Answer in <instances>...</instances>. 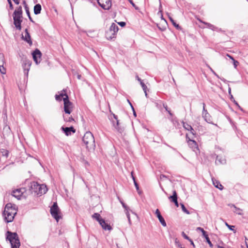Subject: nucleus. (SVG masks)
<instances>
[{
  "label": "nucleus",
  "instance_id": "f257e3e1",
  "mask_svg": "<svg viewBox=\"0 0 248 248\" xmlns=\"http://www.w3.org/2000/svg\"><path fill=\"white\" fill-rule=\"evenodd\" d=\"M46 186L44 184H39L36 182H32L31 183L30 190L31 193L37 196H41L45 194L47 191Z\"/></svg>",
  "mask_w": 248,
  "mask_h": 248
},
{
  "label": "nucleus",
  "instance_id": "f03ea898",
  "mask_svg": "<svg viewBox=\"0 0 248 248\" xmlns=\"http://www.w3.org/2000/svg\"><path fill=\"white\" fill-rule=\"evenodd\" d=\"M6 239L10 241L11 248H19L20 243L17 233L8 231Z\"/></svg>",
  "mask_w": 248,
  "mask_h": 248
},
{
  "label": "nucleus",
  "instance_id": "7ed1b4c3",
  "mask_svg": "<svg viewBox=\"0 0 248 248\" xmlns=\"http://www.w3.org/2000/svg\"><path fill=\"white\" fill-rule=\"evenodd\" d=\"M82 141L86 146L87 148L93 149L95 147L94 137L90 131H87L85 133Z\"/></svg>",
  "mask_w": 248,
  "mask_h": 248
},
{
  "label": "nucleus",
  "instance_id": "20e7f679",
  "mask_svg": "<svg viewBox=\"0 0 248 248\" xmlns=\"http://www.w3.org/2000/svg\"><path fill=\"white\" fill-rule=\"evenodd\" d=\"M16 213L17 210L15 206H13L11 203H7L3 212V216H4V217H6V216L7 217H15Z\"/></svg>",
  "mask_w": 248,
  "mask_h": 248
},
{
  "label": "nucleus",
  "instance_id": "39448f33",
  "mask_svg": "<svg viewBox=\"0 0 248 248\" xmlns=\"http://www.w3.org/2000/svg\"><path fill=\"white\" fill-rule=\"evenodd\" d=\"M101 226L102 229L105 231H110L112 230L111 222L108 219H105V218H95Z\"/></svg>",
  "mask_w": 248,
  "mask_h": 248
},
{
  "label": "nucleus",
  "instance_id": "423d86ee",
  "mask_svg": "<svg viewBox=\"0 0 248 248\" xmlns=\"http://www.w3.org/2000/svg\"><path fill=\"white\" fill-rule=\"evenodd\" d=\"M64 102V111L66 114L69 115L73 110V105L69 100L68 95L63 98Z\"/></svg>",
  "mask_w": 248,
  "mask_h": 248
},
{
  "label": "nucleus",
  "instance_id": "0eeeda50",
  "mask_svg": "<svg viewBox=\"0 0 248 248\" xmlns=\"http://www.w3.org/2000/svg\"><path fill=\"white\" fill-rule=\"evenodd\" d=\"M14 24L16 30L20 31L21 30V23L22 22L23 16L21 15L14 14L13 15Z\"/></svg>",
  "mask_w": 248,
  "mask_h": 248
},
{
  "label": "nucleus",
  "instance_id": "6e6552de",
  "mask_svg": "<svg viewBox=\"0 0 248 248\" xmlns=\"http://www.w3.org/2000/svg\"><path fill=\"white\" fill-rule=\"evenodd\" d=\"M50 212L52 217H61L60 209L57 202H54L50 208Z\"/></svg>",
  "mask_w": 248,
  "mask_h": 248
},
{
  "label": "nucleus",
  "instance_id": "1a4fd4ad",
  "mask_svg": "<svg viewBox=\"0 0 248 248\" xmlns=\"http://www.w3.org/2000/svg\"><path fill=\"white\" fill-rule=\"evenodd\" d=\"M97 2L105 10H109L111 7V0H97Z\"/></svg>",
  "mask_w": 248,
  "mask_h": 248
},
{
  "label": "nucleus",
  "instance_id": "9d476101",
  "mask_svg": "<svg viewBox=\"0 0 248 248\" xmlns=\"http://www.w3.org/2000/svg\"><path fill=\"white\" fill-rule=\"evenodd\" d=\"M24 34V35L23 34H22L21 35L22 39L27 42L30 45V46H32V42L28 29H26L25 30Z\"/></svg>",
  "mask_w": 248,
  "mask_h": 248
},
{
  "label": "nucleus",
  "instance_id": "9b49d317",
  "mask_svg": "<svg viewBox=\"0 0 248 248\" xmlns=\"http://www.w3.org/2000/svg\"><path fill=\"white\" fill-rule=\"evenodd\" d=\"M25 191L26 190L25 188L16 189L13 190L12 195L19 200Z\"/></svg>",
  "mask_w": 248,
  "mask_h": 248
},
{
  "label": "nucleus",
  "instance_id": "f8f14e48",
  "mask_svg": "<svg viewBox=\"0 0 248 248\" xmlns=\"http://www.w3.org/2000/svg\"><path fill=\"white\" fill-rule=\"evenodd\" d=\"M32 57L34 61L35 62L36 64H38L40 62L41 57L42 55V53L41 51L38 49H36L32 53Z\"/></svg>",
  "mask_w": 248,
  "mask_h": 248
},
{
  "label": "nucleus",
  "instance_id": "ddd939ff",
  "mask_svg": "<svg viewBox=\"0 0 248 248\" xmlns=\"http://www.w3.org/2000/svg\"><path fill=\"white\" fill-rule=\"evenodd\" d=\"M186 140H187L188 145L192 149L193 151L196 153L197 151L199 150L198 144L195 140H191L189 138H188L187 135H186Z\"/></svg>",
  "mask_w": 248,
  "mask_h": 248
},
{
  "label": "nucleus",
  "instance_id": "4468645a",
  "mask_svg": "<svg viewBox=\"0 0 248 248\" xmlns=\"http://www.w3.org/2000/svg\"><path fill=\"white\" fill-rule=\"evenodd\" d=\"M5 63L4 55L3 53H0V72L2 74L6 73V69L4 67Z\"/></svg>",
  "mask_w": 248,
  "mask_h": 248
},
{
  "label": "nucleus",
  "instance_id": "2eb2a0df",
  "mask_svg": "<svg viewBox=\"0 0 248 248\" xmlns=\"http://www.w3.org/2000/svg\"><path fill=\"white\" fill-rule=\"evenodd\" d=\"M58 93L59 94H56L55 96V98L56 101L59 102L62 101V97L63 98L66 97V95H68L66 93H65V90L64 89L61 92H59Z\"/></svg>",
  "mask_w": 248,
  "mask_h": 248
},
{
  "label": "nucleus",
  "instance_id": "dca6fc26",
  "mask_svg": "<svg viewBox=\"0 0 248 248\" xmlns=\"http://www.w3.org/2000/svg\"><path fill=\"white\" fill-rule=\"evenodd\" d=\"M31 65V62L28 60H26L23 63V68L24 69V73L28 75V72Z\"/></svg>",
  "mask_w": 248,
  "mask_h": 248
},
{
  "label": "nucleus",
  "instance_id": "f3484780",
  "mask_svg": "<svg viewBox=\"0 0 248 248\" xmlns=\"http://www.w3.org/2000/svg\"><path fill=\"white\" fill-rule=\"evenodd\" d=\"M62 131L64 132L66 136H69L71 135V132H72L73 133H75L76 130L74 129V128L73 126L70 127H62Z\"/></svg>",
  "mask_w": 248,
  "mask_h": 248
},
{
  "label": "nucleus",
  "instance_id": "a211bd4d",
  "mask_svg": "<svg viewBox=\"0 0 248 248\" xmlns=\"http://www.w3.org/2000/svg\"><path fill=\"white\" fill-rule=\"evenodd\" d=\"M116 34L112 32L111 31L108 30L106 32L105 36L108 40H112L116 37Z\"/></svg>",
  "mask_w": 248,
  "mask_h": 248
},
{
  "label": "nucleus",
  "instance_id": "6ab92c4d",
  "mask_svg": "<svg viewBox=\"0 0 248 248\" xmlns=\"http://www.w3.org/2000/svg\"><path fill=\"white\" fill-rule=\"evenodd\" d=\"M42 10L41 5L40 4H37L34 5L33 8V12L35 15H38L41 13Z\"/></svg>",
  "mask_w": 248,
  "mask_h": 248
},
{
  "label": "nucleus",
  "instance_id": "aec40b11",
  "mask_svg": "<svg viewBox=\"0 0 248 248\" xmlns=\"http://www.w3.org/2000/svg\"><path fill=\"white\" fill-rule=\"evenodd\" d=\"M109 30L111 31L112 32L116 34V33L119 30V27L116 24L113 23L111 24Z\"/></svg>",
  "mask_w": 248,
  "mask_h": 248
},
{
  "label": "nucleus",
  "instance_id": "412c9836",
  "mask_svg": "<svg viewBox=\"0 0 248 248\" xmlns=\"http://www.w3.org/2000/svg\"><path fill=\"white\" fill-rule=\"evenodd\" d=\"M64 121L66 122H75L74 119L72 116H69L68 114L63 115V116Z\"/></svg>",
  "mask_w": 248,
  "mask_h": 248
},
{
  "label": "nucleus",
  "instance_id": "4be33fe9",
  "mask_svg": "<svg viewBox=\"0 0 248 248\" xmlns=\"http://www.w3.org/2000/svg\"><path fill=\"white\" fill-rule=\"evenodd\" d=\"M23 3L25 4V11H26V14H27V16H28L31 22L34 23V21L33 20L31 16L30 11H29V8H28L27 5L26 3V2L25 1H24Z\"/></svg>",
  "mask_w": 248,
  "mask_h": 248
},
{
  "label": "nucleus",
  "instance_id": "5701e85b",
  "mask_svg": "<svg viewBox=\"0 0 248 248\" xmlns=\"http://www.w3.org/2000/svg\"><path fill=\"white\" fill-rule=\"evenodd\" d=\"M212 181H213V184L216 187L218 188V189H219L220 190L223 189V186H222V185H221L220 184L219 182H218V181H217L216 180H213V179H212Z\"/></svg>",
  "mask_w": 248,
  "mask_h": 248
},
{
  "label": "nucleus",
  "instance_id": "b1692460",
  "mask_svg": "<svg viewBox=\"0 0 248 248\" xmlns=\"http://www.w3.org/2000/svg\"><path fill=\"white\" fill-rule=\"evenodd\" d=\"M231 207L232 208V210L237 215H241L242 214V210L240 208H237L234 205H232Z\"/></svg>",
  "mask_w": 248,
  "mask_h": 248
},
{
  "label": "nucleus",
  "instance_id": "393cba45",
  "mask_svg": "<svg viewBox=\"0 0 248 248\" xmlns=\"http://www.w3.org/2000/svg\"><path fill=\"white\" fill-rule=\"evenodd\" d=\"M203 118H204V120L207 122L208 123L211 124L212 122L211 120V117L210 114L208 113H206V114H205L202 115Z\"/></svg>",
  "mask_w": 248,
  "mask_h": 248
},
{
  "label": "nucleus",
  "instance_id": "a878e982",
  "mask_svg": "<svg viewBox=\"0 0 248 248\" xmlns=\"http://www.w3.org/2000/svg\"><path fill=\"white\" fill-rule=\"evenodd\" d=\"M226 163V160L224 158H220L219 156H217L216 163L217 164H224Z\"/></svg>",
  "mask_w": 248,
  "mask_h": 248
},
{
  "label": "nucleus",
  "instance_id": "bb28decb",
  "mask_svg": "<svg viewBox=\"0 0 248 248\" xmlns=\"http://www.w3.org/2000/svg\"><path fill=\"white\" fill-rule=\"evenodd\" d=\"M169 199L172 202H174L177 200V195L176 191H173L172 195L169 197Z\"/></svg>",
  "mask_w": 248,
  "mask_h": 248
},
{
  "label": "nucleus",
  "instance_id": "cd10ccee",
  "mask_svg": "<svg viewBox=\"0 0 248 248\" xmlns=\"http://www.w3.org/2000/svg\"><path fill=\"white\" fill-rule=\"evenodd\" d=\"M202 236L205 238V239H206V242L209 244L210 247H212L213 245L212 242H211V241L208 237V235L207 234V232L205 233L204 235H202Z\"/></svg>",
  "mask_w": 248,
  "mask_h": 248
},
{
  "label": "nucleus",
  "instance_id": "c85d7f7f",
  "mask_svg": "<svg viewBox=\"0 0 248 248\" xmlns=\"http://www.w3.org/2000/svg\"><path fill=\"white\" fill-rule=\"evenodd\" d=\"M169 18L170 19V20L171 21V22L172 23V25L177 29H180L181 28L180 27V26L177 24L175 22V21L173 20V19L172 18V17L170 16H169Z\"/></svg>",
  "mask_w": 248,
  "mask_h": 248
},
{
  "label": "nucleus",
  "instance_id": "c756f323",
  "mask_svg": "<svg viewBox=\"0 0 248 248\" xmlns=\"http://www.w3.org/2000/svg\"><path fill=\"white\" fill-rule=\"evenodd\" d=\"M22 15L23 11L21 6L18 7L14 12V14Z\"/></svg>",
  "mask_w": 248,
  "mask_h": 248
},
{
  "label": "nucleus",
  "instance_id": "7c9ffc66",
  "mask_svg": "<svg viewBox=\"0 0 248 248\" xmlns=\"http://www.w3.org/2000/svg\"><path fill=\"white\" fill-rule=\"evenodd\" d=\"M131 175H132V178H133V181H134V185L136 188V189L138 192L139 194H140V191L139 190V185L138 184V183H137V182L135 180V177L133 176V173L131 172Z\"/></svg>",
  "mask_w": 248,
  "mask_h": 248
},
{
  "label": "nucleus",
  "instance_id": "2f4dec72",
  "mask_svg": "<svg viewBox=\"0 0 248 248\" xmlns=\"http://www.w3.org/2000/svg\"><path fill=\"white\" fill-rule=\"evenodd\" d=\"M182 123H183V127L185 129L188 130V131L190 129H192L193 130V128L192 127V126L190 125H189L187 123H185L184 122H183Z\"/></svg>",
  "mask_w": 248,
  "mask_h": 248
},
{
  "label": "nucleus",
  "instance_id": "473e14b6",
  "mask_svg": "<svg viewBox=\"0 0 248 248\" xmlns=\"http://www.w3.org/2000/svg\"><path fill=\"white\" fill-rule=\"evenodd\" d=\"M180 205H181V208H182L183 211L187 214H189V212L187 210V209L186 208L184 204L183 203H181Z\"/></svg>",
  "mask_w": 248,
  "mask_h": 248
},
{
  "label": "nucleus",
  "instance_id": "72a5a7b5",
  "mask_svg": "<svg viewBox=\"0 0 248 248\" xmlns=\"http://www.w3.org/2000/svg\"><path fill=\"white\" fill-rule=\"evenodd\" d=\"M155 104L156 107L158 109H159L160 110L162 109V104H163V103L161 101L157 102H155Z\"/></svg>",
  "mask_w": 248,
  "mask_h": 248
},
{
  "label": "nucleus",
  "instance_id": "f704fd0d",
  "mask_svg": "<svg viewBox=\"0 0 248 248\" xmlns=\"http://www.w3.org/2000/svg\"><path fill=\"white\" fill-rule=\"evenodd\" d=\"M203 23L205 24V25H206L209 28L211 29L212 30H215V29L216 28V27L215 26L211 24L210 23H206V22H203Z\"/></svg>",
  "mask_w": 248,
  "mask_h": 248
},
{
  "label": "nucleus",
  "instance_id": "c9c22d12",
  "mask_svg": "<svg viewBox=\"0 0 248 248\" xmlns=\"http://www.w3.org/2000/svg\"><path fill=\"white\" fill-rule=\"evenodd\" d=\"M122 205L125 208V209L126 210V216H127V217H129L130 216V214L129 213V211H128V207H127V206L123 202H122Z\"/></svg>",
  "mask_w": 248,
  "mask_h": 248
},
{
  "label": "nucleus",
  "instance_id": "e433bc0d",
  "mask_svg": "<svg viewBox=\"0 0 248 248\" xmlns=\"http://www.w3.org/2000/svg\"><path fill=\"white\" fill-rule=\"evenodd\" d=\"M161 224L164 226H166V223L164 218H158Z\"/></svg>",
  "mask_w": 248,
  "mask_h": 248
},
{
  "label": "nucleus",
  "instance_id": "4c0bfd02",
  "mask_svg": "<svg viewBox=\"0 0 248 248\" xmlns=\"http://www.w3.org/2000/svg\"><path fill=\"white\" fill-rule=\"evenodd\" d=\"M230 99L237 106H238L239 108H240V107L238 105V103L234 100V99L232 95H231Z\"/></svg>",
  "mask_w": 248,
  "mask_h": 248
},
{
  "label": "nucleus",
  "instance_id": "58836bf2",
  "mask_svg": "<svg viewBox=\"0 0 248 248\" xmlns=\"http://www.w3.org/2000/svg\"><path fill=\"white\" fill-rule=\"evenodd\" d=\"M4 219L5 222L9 223L12 222L14 218H4Z\"/></svg>",
  "mask_w": 248,
  "mask_h": 248
},
{
  "label": "nucleus",
  "instance_id": "ea45409f",
  "mask_svg": "<svg viewBox=\"0 0 248 248\" xmlns=\"http://www.w3.org/2000/svg\"><path fill=\"white\" fill-rule=\"evenodd\" d=\"M119 120H116V124H113V126L115 127V128L118 131H119Z\"/></svg>",
  "mask_w": 248,
  "mask_h": 248
},
{
  "label": "nucleus",
  "instance_id": "a19ab883",
  "mask_svg": "<svg viewBox=\"0 0 248 248\" xmlns=\"http://www.w3.org/2000/svg\"><path fill=\"white\" fill-rule=\"evenodd\" d=\"M140 84L144 92H145V91H146V89L147 88L146 85L143 82H141Z\"/></svg>",
  "mask_w": 248,
  "mask_h": 248
},
{
  "label": "nucleus",
  "instance_id": "79ce46f5",
  "mask_svg": "<svg viewBox=\"0 0 248 248\" xmlns=\"http://www.w3.org/2000/svg\"><path fill=\"white\" fill-rule=\"evenodd\" d=\"M155 214L156 216V217H162L159 210L158 209L156 210Z\"/></svg>",
  "mask_w": 248,
  "mask_h": 248
},
{
  "label": "nucleus",
  "instance_id": "37998d69",
  "mask_svg": "<svg viewBox=\"0 0 248 248\" xmlns=\"http://www.w3.org/2000/svg\"><path fill=\"white\" fill-rule=\"evenodd\" d=\"M182 235L185 239L187 240H189L190 239L184 232H182Z\"/></svg>",
  "mask_w": 248,
  "mask_h": 248
},
{
  "label": "nucleus",
  "instance_id": "c03bdc74",
  "mask_svg": "<svg viewBox=\"0 0 248 248\" xmlns=\"http://www.w3.org/2000/svg\"><path fill=\"white\" fill-rule=\"evenodd\" d=\"M225 225L228 227V228L231 230H233V228H234V226L229 225L226 222H225Z\"/></svg>",
  "mask_w": 248,
  "mask_h": 248
},
{
  "label": "nucleus",
  "instance_id": "a18cd8bd",
  "mask_svg": "<svg viewBox=\"0 0 248 248\" xmlns=\"http://www.w3.org/2000/svg\"><path fill=\"white\" fill-rule=\"evenodd\" d=\"M161 8H162V5H161V3L160 2V5H159V12H158V14H161V19H164V18H163V17L162 14V10H161Z\"/></svg>",
  "mask_w": 248,
  "mask_h": 248
},
{
  "label": "nucleus",
  "instance_id": "49530a36",
  "mask_svg": "<svg viewBox=\"0 0 248 248\" xmlns=\"http://www.w3.org/2000/svg\"><path fill=\"white\" fill-rule=\"evenodd\" d=\"M197 230H199L202 232V235H204V233L206 232V231H205L203 228L201 227H198L197 228Z\"/></svg>",
  "mask_w": 248,
  "mask_h": 248
},
{
  "label": "nucleus",
  "instance_id": "de8ad7c7",
  "mask_svg": "<svg viewBox=\"0 0 248 248\" xmlns=\"http://www.w3.org/2000/svg\"><path fill=\"white\" fill-rule=\"evenodd\" d=\"M128 0L136 10H138L139 9V8L135 4V3L133 2L132 0Z\"/></svg>",
  "mask_w": 248,
  "mask_h": 248
},
{
  "label": "nucleus",
  "instance_id": "09e8293b",
  "mask_svg": "<svg viewBox=\"0 0 248 248\" xmlns=\"http://www.w3.org/2000/svg\"><path fill=\"white\" fill-rule=\"evenodd\" d=\"M8 1V2L9 4V7L10 8L11 10H13L14 7H13V4L12 3V1H11V0H7Z\"/></svg>",
  "mask_w": 248,
  "mask_h": 248
},
{
  "label": "nucleus",
  "instance_id": "8fccbe9b",
  "mask_svg": "<svg viewBox=\"0 0 248 248\" xmlns=\"http://www.w3.org/2000/svg\"><path fill=\"white\" fill-rule=\"evenodd\" d=\"M210 70L212 72V73L216 76L217 78H219L218 75L211 68L210 66H209Z\"/></svg>",
  "mask_w": 248,
  "mask_h": 248
},
{
  "label": "nucleus",
  "instance_id": "3c124183",
  "mask_svg": "<svg viewBox=\"0 0 248 248\" xmlns=\"http://www.w3.org/2000/svg\"><path fill=\"white\" fill-rule=\"evenodd\" d=\"M232 62H233L234 68H236V67L237 66V65L239 63L238 61L234 60L233 61H232Z\"/></svg>",
  "mask_w": 248,
  "mask_h": 248
},
{
  "label": "nucleus",
  "instance_id": "603ef678",
  "mask_svg": "<svg viewBox=\"0 0 248 248\" xmlns=\"http://www.w3.org/2000/svg\"><path fill=\"white\" fill-rule=\"evenodd\" d=\"M118 24L121 26L122 27H124L125 26L126 23L125 22L121 21L120 22H118Z\"/></svg>",
  "mask_w": 248,
  "mask_h": 248
},
{
  "label": "nucleus",
  "instance_id": "864d4df0",
  "mask_svg": "<svg viewBox=\"0 0 248 248\" xmlns=\"http://www.w3.org/2000/svg\"><path fill=\"white\" fill-rule=\"evenodd\" d=\"M92 217H101L100 215L98 213H94L92 216Z\"/></svg>",
  "mask_w": 248,
  "mask_h": 248
},
{
  "label": "nucleus",
  "instance_id": "5fc2aeb1",
  "mask_svg": "<svg viewBox=\"0 0 248 248\" xmlns=\"http://www.w3.org/2000/svg\"><path fill=\"white\" fill-rule=\"evenodd\" d=\"M162 105H163V107L165 108V109L167 111L169 110H168V106L166 104H165L163 103V104H162Z\"/></svg>",
  "mask_w": 248,
  "mask_h": 248
},
{
  "label": "nucleus",
  "instance_id": "6e6d98bb",
  "mask_svg": "<svg viewBox=\"0 0 248 248\" xmlns=\"http://www.w3.org/2000/svg\"><path fill=\"white\" fill-rule=\"evenodd\" d=\"M189 131H190L191 134H192L193 136L195 135L196 133L193 128V130L192 129H190Z\"/></svg>",
  "mask_w": 248,
  "mask_h": 248
},
{
  "label": "nucleus",
  "instance_id": "4d7b16f0",
  "mask_svg": "<svg viewBox=\"0 0 248 248\" xmlns=\"http://www.w3.org/2000/svg\"><path fill=\"white\" fill-rule=\"evenodd\" d=\"M188 241L190 242L191 245H192V246H193V247H195V245H194V242H193V241L192 240V239H190Z\"/></svg>",
  "mask_w": 248,
  "mask_h": 248
},
{
  "label": "nucleus",
  "instance_id": "13d9d810",
  "mask_svg": "<svg viewBox=\"0 0 248 248\" xmlns=\"http://www.w3.org/2000/svg\"><path fill=\"white\" fill-rule=\"evenodd\" d=\"M136 78L137 79V80H138L139 81H140V83L141 82H143V81H142V80L141 79V78H140L139 77V76H136Z\"/></svg>",
  "mask_w": 248,
  "mask_h": 248
},
{
  "label": "nucleus",
  "instance_id": "bf43d9fd",
  "mask_svg": "<svg viewBox=\"0 0 248 248\" xmlns=\"http://www.w3.org/2000/svg\"><path fill=\"white\" fill-rule=\"evenodd\" d=\"M227 57H228L229 58H230L232 60V61H233L234 60V59L231 56V55H230L229 54H227L226 55Z\"/></svg>",
  "mask_w": 248,
  "mask_h": 248
},
{
  "label": "nucleus",
  "instance_id": "052dcab7",
  "mask_svg": "<svg viewBox=\"0 0 248 248\" xmlns=\"http://www.w3.org/2000/svg\"><path fill=\"white\" fill-rule=\"evenodd\" d=\"M3 155H5L6 157H7L8 155V152L7 150L4 151V154H3Z\"/></svg>",
  "mask_w": 248,
  "mask_h": 248
},
{
  "label": "nucleus",
  "instance_id": "680f3d73",
  "mask_svg": "<svg viewBox=\"0 0 248 248\" xmlns=\"http://www.w3.org/2000/svg\"><path fill=\"white\" fill-rule=\"evenodd\" d=\"M202 105H203V111H206V109H205V103H203Z\"/></svg>",
  "mask_w": 248,
  "mask_h": 248
},
{
  "label": "nucleus",
  "instance_id": "e2e57ef3",
  "mask_svg": "<svg viewBox=\"0 0 248 248\" xmlns=\"http://www.w3.org/2000/svg\"><path fill=\"white\" fill-rule=\"evenodd\" d=\"M242 186L240 184H239V183L236 184L235 185V187H236V188H237V187H241V186Z\"/></svg>",
  "mask_w": 248,
  "mask_h": 248
},
{
  "label": "nucleus",
  "instance_id": "0e129e2a",
  "mask_svg": "<svg viewBox=\"0 0 248 248\" xmlns=\"http://www.w3.org/2000/svg\"><path fill=\"white\" fill-rule=\"evenodd\" d=\"M173 202L174 203L175 206H176L177 207L179 206V204H178L177 200H176V201L174 202Z\"/></svg>",
  "mask_w": 248,
  "mask_h": 248
},
{
  "label": "nucleus",
  "instance_id": "69168bd1",
  "mask_svg": "<svg viewBox=\"0 0 248 248\" xmlns=\"http://www.w3.org/2000/svg\"><path fill=\"white\" fill-rule=\"evenodd\" d=\"M13 0L16 4H18L19 3V1L18 0Z\"/></svg>",
  "mask_w": 248,
  "mask_h": 248
},
{
  "label": "nucleus",
  "instance_id": "338daca9",
  "mask_svg": "<svg viewBox=\"0 0 248 248\" xmlns=\"http://www.w3.org/2000/svg\"><path fill=\"white\" fill-rule=\"evenodd\" d=\"M113 117L116 120H118V117L117 115H116L115 114H113Z\"/></svg>",
  "mask_w": 248,
  "mask_h": 248
},
{
  "label": "nucleus",
  "instance_id": "774afa93",
  "mask_svg": "<svg viewBox=\"0 0 248 248\" xmlns=\"http://www.w3.org/2000/svg\"><path fill=\"white\" fill-rule=\"evenodd\" d=\"M167 112L169 113V114H170V116H172L173 114L170 110L169 111H168Z\"/></svg>",
  "mask_w": 248,
  "mask_h": 248
}]
</instances>
